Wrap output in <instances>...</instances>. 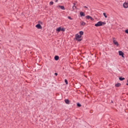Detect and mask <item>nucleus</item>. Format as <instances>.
Here are the masks:
<instances>
[{"label": "nucleus", "mask_w": 128, "mask_h": 128, "mask_svg": "<svg viewBox=\"0 0 128 128\" xmlns=\"http://www.w3.org/2000/svg\"><path fill=\"white\" fill-rule=\"evenodd\" d=\"M77 106H78V108H80V106H82V104L80 103H78Z\"/></svg>", "instance_id": "nucleus-17"}, {"label": "nucleus", "mask_w": 128, "mask_h": 128, "mask_svg": "<svg viewBox=\"0 0 128 128\" xmlns=\"http://www.w3.org/2000/svg\"><path fill=\"white\" fill-rule=\"evenodd\" d=\"M59 58H60V57L58 56H54L55 60H58Z\"/></svg>", "instance_id": "nucleus-12"}, {"label": "nucleus", "mask_w": 128, "mask_h": 128, "mask_svg": "<svg viewBox=\"0 0 128 128\" xmlns=\"http://www.w3.org/2000/svg\"><path fill=\"white\" fill-rule=\"evenodd\" d=\"M50 6H52V4H54V2H52V1L50 2Z\"/></svg>", "instance_id": "nucleus-19"}, {"label": "nucleus", "mask_w": 128, "mask_h": 128, "mask_svg": "<svg viewBox=\"0 0 128 128\" xmlns=\"http://www.w3.org/2000/svg\"><path fill=\"white\" fill-rule=\"evenodd\" d=\"M57 8H61V10H66V8H64V6H62L60 5L58 6Z\"/></svg>", "instance_id": "nucleus-6"}, {"label": "nucleus", "mask_w": 128, "mask_h": 128, "mask_svg": "<svg viewBox=\"0 0 128 128\" xmlns=\"http://www.w3.org/2000/svg\"><path fill=\"white\" fill-rule=\"evenodd\" d=\"M112 102H114L112 101Z\"/></svg>", "instance_id": "nucleus-30"}, {"label": "nucleus", "mask_w": 128, "mask_h": 128, "mask_svg": "<svg viewBox=\"0 0 128 128\" xmlns=\"http://www.w3.org/2000/svg\"><path fill=\"white\" fill-rule=\"evenodd\" d=\"M126 34H128V29L125 30Z\"/></svg>", "instance_id": "nucleus-25"}, {"label": "nucleus", "mask_w": 128, "mask_h": 128, "mask_svg": "<svg viewBox=\"0 0 128 128\" xmlns=\"http://www.w3.org/2000/svg\"><path fill=\"white\" fill-rule=\"evenodd\" d=\"M36 27L39 29V30H40L42 28V26L40 25V24H37L36 26Z\"/></svg>", "instance_id": "nucleus-5"}, {"label": "nucleus", "mask_w": 128, "mask_h": 128, "mask_svg": "<svg viewBox=\"0 0 128 128\" xmlns=\"http://www.w3.org/2000/svg\"><path fill=\"white\" fill-rule=\"evenodd\" d=\"M106 22H102L101 21L98 22H97L96 24H94L95 26H104V24H106Z\"/></svg>", "instance_id": "nucleus-2"}, {"label": "nucleus", "mask_w": 128, "mask_h": 128, "mask_svg": "<svg viewBox=\"0 0 128 128\" xmlns=\"http://www.w3.org/2000/svg\"><path fill=\"white\" fill-rule=\"evenodd\" d=\"M118 54L119 56H122V58H124V52H122V51H118Z\"/></svg>", "instance_id": "nucleus-4"}, {"label": "nucleus", "mask_w": 128, "mask_h": 128, "mask_svg": "<svg viewBox=\"0 0 128 128\" xmlns=\"http://www.w3.org/2000/svg\"><path fill=\"white\" fill-rule=\"evenodd\" d=\"M64 82L66 83V84H68V80L66 79L64 80Z\"/></svg>", "instance_id": "nucleus-20"}, {"label": "nucleus", "mask_w": 128, "mask_h": 128, "mask_svg": "<svg viewBox=\"0 0 128 128\" xmlns=\"http://www.w3.org/2000/svg\"><path fill=\"white\" fill-rule=\"evenodd\" d=\"M58 2V0H56L55 2Z\"/></svg>", "instance_id": "nucleus-29"}, {"label": "nucleus", "mask_w": 128, "mask_h": 128, "mask_svg": "<svg viewBox=\"0 0 128 128\" xmlns=\"http://www.w3.org/2000/svg\"><path fill=\"white\" fill-rule=\"evenodd\" d=\"M54 75L56 76H58V73H54Z\"/></svg>", "instance_id": "nucleus-28"}, {"label": "nucleus", "mask_w": 128, "mask_h": 128, "mask_svg": "<svg viewBox=\"0 0 128 128\" xmlns=\"http://www.w3.org/2000/svg\"><path fill=\"white\" fill-rule=\"evenodd\" d=\"M123 6L124 8H128V3L125 2L123 4Z\"/></svg>", "instance_id": "nucleus-7"}, {"label": "nucleus", "mask_w": 128, "mask_h": 128, "mask_svg": "<svg viewBox=\"0 0 128 128\" xmlns=\"http://www.w3.org/2000/svg\"><path fill=\"white\" fill-rule=\"evenodd\" d=\"M38 24H42V22L40 21H38Z\"/></svg>", "instance_id": "nucleus-26"}, {"label": "nucleus", "mask_w": 128, "mask_h": 128, "mask_svg": "<svg viewBox=\"0 0 128 128\" xmlns=\"http://www.w3.org/2000/svg\"><path fill=\"white\" fill-rule=\"evenodd\" d=\"M64 102H66V104H70V100H68V99H66L64 100Z\"/></svg>", "instance_id": "nucleus-10"}, {"label": "nucleus", "mask_w": 128, "mask_h": 128, "mask_svg": "<svg viewBox=\"0 0 128 128\" xmlns=\"http://www.w3.org/2000/svg\"><path fill=\"white\" fill-rule=\"evenodd\" d=\"M75 40H77L78 42H82V36L78 34H76L75 35Z\"/></svg>", "instance_id": "nucleus-1"}, {"label": "nucleus", "mask_w": 128, "mask_h": 128, "mask_svg": "<svg viewBox=\"0 0 128 128\" xmlns=\"http://www.w3.org/2000/svg\"><path fill=\"white\" fill-rule=\"evenodd\" d=\"M81 24H82V26H86V22H82L81 23Z\"/></svg>", "instance_id": "nucleus-22"}, {"label": "nucleus", "mask_w": 128, "mask_h": 128, "mask_svg": "<svg viewBox=\"0 0 128 128\" xmlns=\"http://www.w3.org/2000/svg\"><path fill=\"white\" fill-rule=\"evenodd\" d=\"M90 20H94V18H92V16L90 17Z\"/></svg>", "instance_id": "nucleus-24"}, {"label": "nucleus", "mask_w": 128, "mask_h": 128, "mask_svg": "<svg viewBox=\"0 0 128 128\" xmlns=\"http://www.w3.org/2000/svg\"><path fill=\"white\" fill-rule=\"evenodd\" d=\"M74 6H72V10H74L76 8V3H73Z\"/></svg>", "instance_id": "nucleus-11"}, {"label": "nucleus", "mask_w": 128, "mask_h": 128, "mask_svg": "<svg viewBox=\"0 0 128 128\" xmlns=\"http://www.w3.org/2000/svg\"><path fill=\"white\" fill-rule=\"evenodd\" d=\"M61 28H62V27H59L56 30V32H60L61 30Z\"/></svg>", "instance_id": "nucleus-13"}, {"label": "nucleus", "mask_w": 128, "mask_h": 128, "mask_svg": "<svg viewBox=\"0 0 128 128\" xmlns=\"http://www.w3.org/2000/svg\"><path fill=\"white\" fill-rule=\"evenodd\" d=\"M79 34H80V36H84V32L82 31H80L79 32Z\"/></svg>", "instance_id": "nucleus-14"}, {"label": "nucleus", "mask_w": 128, "mask_h": 128, "mask_svg": "<svg viewBox=\"0 0 128 128\" xmlns=\"http://www.w3.org/2000/svg\"><path fill=\"white\" fill-rule=\"evenodd\" d=\"M90 16H86V18H87L88 20H90Z\"/></svg>", "instance_id": "nucleus-18"}, {"label": "nucleus", "mask_w": 128, "mask_h": 128, "mask_svg": "<svg viewBox=\"0 0 128 128\" xmlns=\"http://www.w3.org/2000/svg\"><path fill=\"white\" fill-rule=\"evenodd\" d=\"M103 16H104V18H108V16H106V12L103 13Z\"/></svg>", "instance_id": "nucleus-16"}, {"label": "nucleus", "mask_w": 128, "mask_h": 128, "mask_svg": "<svg viewBox=\"0 0 128 128\" xmlns=\"http://www.w3.org/2000/svg\"><path fill=\"white\" fill-rule=\"evenodd\" d=\"M84 8H88V7L86 6H84Z\"/></svg>", "instance_id": "nucleus-27"}, {"label": "nucleus", "mask_w": 128, "mask_h": 128, "mask_svg": "<svg viewBox=\"0 0 128 128\" xmlns=\"http://www.w3.org/2000/svg\"><path fill=\"white\" fill-rule=\"evenodd\" d=\"M113 43L115 46H118V42L116 40H114V38H113Z\"/></svg>", "instance_id": "nucleus-3"}, {"label": "nucleus", "mask_w": 128, "mask_h": 128, "mask_svg": "<svg viewBox=\"0 0 128 128\" xmlns=\"http://www.w3.org/2000/svg\"><path fill=\"white\" fill-rule=\"evenodd\" d=\"M66 30V29L64 28H61V31L62 32H65Z\"/></svg>", "instance_id": "nucleus-21"}, {"label": "nucleus", "mask_w": 128, "mask_h": 128, "mask_svg": "<svg viewBox=\"0 0 128 128\" xmlns=\"http://www.w3.org/2000/svg\"><path fill=\"white\" fill-rule=\"evenodd\" d=\"M86 14L82 12H80V16H85Z\"/></svg>", "instance_id": "nucleus-8"}, {"label": "nucleus", "mask_w": 128, "mask_h": 128, "mask_svg": "<svg viewBox=\"0 0 128 128\" xmlns=\"http://www.w3.org/2000/svg\"><path fill=\"white\" fill-rule=\"evenodd\" d=\"M119 80H120L122 81V80H125V78H122L121 76V77L119 78Z\"/></svg>", "instance_id": "nucleus-15"}, {"label": "nucleus", "mask_w": 128, "mask_h": 128, "mask_svg": "<svg viewBox=\"0 0 128 128\" xmlns=\"http://www.w3.org/2000/svg\"><path fill=\"white\" fill-rule=\"evenodd\" d=\"M120 86H122V84L120 83H118L117 84H115V86L116 88H120Z\"/></svg>", "instance_id": "nucleus-9"}, {"label": "nucleus", "mask_w": 128, "mask_h": 128, "mask_svg": "<svg viewBox=\"0 0 128 128\" xmlns=\"http://www.w3.org/2000/svg\"><path fill=\"white\" fill-rule=\"evenodd\" d=\"M68 20H72V17L68 16Z\"/></svg>", "instance_id": "nucleus-23"}]
</instances>
